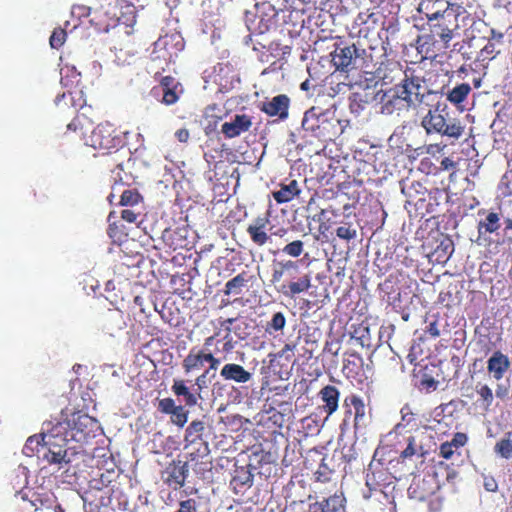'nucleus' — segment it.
Returning a JSON list of instances; mask_svg holds the SVG:
<instances>
[{
    "instance_id": "obj_1",
    "label": "nucleus",
    "mask_w": 512,
    "mask_h": 512,
    "mask_svg": "<svg viewBox=\"0 0 512 512\" xmlns=\"http://www.w3.org/2000/svg\"><path fill=\"white\" fill-rule=\"evenodd\" d=\"M429 89L424 78L416 75L414 70L404 71V77L399 84L384 94L382 113L402 115L411 109L419 111Z\"/></svg>"
},
{
    "instance_id": "obj_2",
    "label": "nucleus",
    "mask_w": 512,
    "mask_h": 512,
    "mask_svg": "<svg viewBox=\"0 0 512 512\" xmlns=\"http://www.w3.org/2000/svg\"><path fill=\"white\" fill-rule=\"evenodd\" d=\"M427 111L421 119V127L427 135L437 134L453 141L459 140L465 131L461 120L450 117L439 92L429 89L419 111Z\"/></svg>"
},
{
    "instance_id": "obj_3",
    "label": "nucleus",
    "mask_w": 512,
    "mask_h": 512,
    "mask_svg": "<svg viewBox=\"0 0 512 512\" xmlns=\"http://www.w3.org/2000/svg\"><path fill=\"white\" fill-rule=\"evenodd\" d=\"M269 286L279 296L296 299L311 287V276L302 273L298 261L274 260L271 265Z\"/></svg>"
},
{
    "instance_id": "obj_4",
    "label": "nucleus",
    "mask_w": 512,
    "mask_h": 512,
    "mask_svg": "<svg viewBox=\"0 0 512 512\" xmlns=\"http://www.w3.org/2000/svg\"><path fill=\"white\" fill-rule=\"evenodd\" d=\"M99 425L95 418L81 412H73L56 419L52 425V436L63 441L87 443L96 436Z\"/></svg>"
},
{
    "instance_id": "obj_5",
    "label": "nucleus",
    "mask_w": 512,
    "mask_h": 512,
    "mask_svg": "<svg viewBox=\"0 0 512 512\" xmlns=\"http://www.w3.org/2000/svg\"><path fill=\"white\" fill-rule=\"evenodd\" d=\"M86 145L103 154L118 151L125 146L123 133L109 122L100 123L85 138Z\"/></svg>"
},
{
    "instance_id": "obj_6",
    "label": "nucleus",
    "mask_w": 512,
    "mask_h": 512,
    "mask_svg": "<svg viewBox=\"0 0 512 512\" xmlns=\"http://www.w3.org/2000/svg\"><path fill=\"white\" fill-rule=\"evenodd\" d=\"M205 423L201 420H193L185 430V449L191 461L207 456L209 453L208 443L203 439Z\"/></svg>"
},
{
    "instance_id": "obj_7",
    "label": "nucleus",
    "mask_w": 512,
    "mask_h": 512,
    "mask_svg": "<svg viewBox=\"0 0 512 512\" xmlns=\"http://www.w3.org/2000/svg\"><path fill=\"white\" fill-rule=\"evenodd\" d=\"M428 25L430 31L440 39L445 48L449 47L455 33L460 29L459 22L454 19V14L450 10L440 14L436 20L430 21Z\"/></svg>"
},
{
    "instance_id": "obj_8",
    "label": "nucleus",
    "mask_w": 512,
    "mask_h": 512,
    "mask_svg": "<svg viewBox=\"0 0 512 512\" xmlns=\"http://www.w3.org/2000/svg\"><path fill=\"white\" fill-rule=\"evenodd\" d=\"M290 98L286 94L274 96L271 100L261 103L260 110L269 117L286 120L289 116Z\"/></svg>"
},
{
    "instance_id": "obj_9",
    "label": "nucleus",
    "mask_w": 512,
    "mask_h": 512,
    "mask_svg": "<svg viewBox=\"0 0 512 512\" xmlns=\"http://www.w3.org/2000/svg\"><path fill=\"white\" fill-rule=\"evenodd\" d=\"M189 467L187 462L172 461L163 471L164 482L174 489L184 486L188 476Z\"/></svg>"
},
{
    "instance_id": "obj_10",
    "label": "nucleus",
    "mask_w": 512,
    "mask_h": 512,
    "mask_svg": "<svg viewBox=\"0 0 512 512\" xmlns=\"http://www.w3.org/2000/svg\"><path fill=\"white\" fill-rule=\"evenodd\" d=\"M358 57V49L355 44L338 47L332 54V62L336 70L349 72L355 68Z\"/></svg>"
},
{
    "instance_id": "obj_11",
    "label": "nucleus",
    "mask_w": 512,
    "mask_h": 512,
    "mask_svg": "<svg viewBox=\"0 0 512 512\" xmlns=\"http://www.w3.org/2000/svg\"><path fill=\"white\" fill-rule=\"evenodd\" d=\"M252 117L247 114H236L231 122L222 124L221 132L225 138L232 139L250 130Z\"/></svg>"
},
{
    "instance_id": "obj_12",
    "label": "nucleus",
    "mask_w": 512,
    "mask_h": 512,
    "mask_svg": "<svg viewBox=\"0 0 512 512\" xmlns=\"http://www.w3.org/2000/svg\"><path fill=\"white\" fill-rule=\"evenodd\" d=\"M83 92L81 90L64 92L58 95L55 99V104L58 111L64 112L65 109L74 114L78 109L85 108V100L82 99Z\"/></svg>"
},
{
    "instance_id": "obj_13",
    "label": "nucleus",
    "mask_w": 512,
    "mask_h": 512,
    "mask_svg": "<svg viewBox=\"0 0 512 512\" xmlns=\"http://www.w3.org/2000/svg\"><path fill=\"white\" fill-rule=\"evenodd\" d=\"M346 499L343 493H334L320 501L309 504V512H345Z\"/></svg>"
},
{
    "instance_id": "obj_14",
    "label": "nucleus",
    "mask_w": 512,
    "mask_h": 512,
    "mask_svg": "<svg viewBox=\"0 0 512 512\" xmlns=\"http://www.w3.org/2000/svg\"><path fill=\"white\" fill-rule=\"evenodd\" d=\"M318 396L322 401L320 409L327 417L331 416L338 410L340 391L336 386L325 385L318 392Z\"/></svg>"
},
{
    "instance_id": "obj_15",
    "label": "nucleus",
    "mask_w": 512,
    "mask_h": 512,
    "mask_svg": "<svg viewBox=\"0 0 512 512\" xmlns=\"http://www.w3.org/2000/svg\"><path fill=\"white\" fill-rule=\"evenodd\" d=\"M509 369V357L500 350L495 351L487 361V371L497 381L501 380Z\"/></svg>"
},
{
    "instance_id": "obj_16",
    "label": "nucleus",
    "mask_w": 512,
    "mask_h": 512,
    "mask_svg": "<svg viewBox=\"0 0 512 512\" xmlns=\"http://www.w3.org/2000/svg\"><path fill=\"white\" fill-rule=\"evenodd\" d=\"M325 123H328L326 119L318 115L315 108H311L304 114L302 128L307 132H311L315 137L322 138L325 137V127H323Z\"/></svg>"
},
{
    "instance_id": "obj_17",
    "label": "nucleus",
    "mask_w": 512,
    "mask_h": 512,
    "mask_svg": "<svg viewBox=\"0 0 512 512\" xmlns=\"http://www.w3.org/2000/svg\"><path fill=\"white\" fill-rule=\"evenodd\" d=\"M448 8V1L422 0L418 5V12L424 15L427 23H429L432 20H436L440 14L445 13Z\"/></svg>"
},
{
    "instance_id": "obj_18",
    "label": "nucleus",
    "mask_w": 512,
    "mask_h": 512,
    "mask_svg": "<svg viewBox=\"0 0 512 512\" xmlns=\"http://www.w3.org/2000/svg\"><path fill=\"white\" fill-rule=\"evenodd\" d=\"M268 223L269 219L267 217H257L246 229L252 242L257 246H264L270 239L266 232Z\"/></svg>"
},
{
    "instance_id": "obj_19",
    "label": "nucleus",
    "mask_w": 512,
    "mask_h": 512,
    "mask_svg": "<svg viewBox=\"0 0 512 512\" xmlns=\"http://www.w3.org/2000/svg\"><path fill=\"white\" fill-rule=\"evenodd\" d=\"M404 441L406 446L400 451L398 460L405 462L406 460H412L414 457L423 458L426 455L427 451L424 450L423 445L415 435L405 436Z\"/></svg>"
},
{
    "instance_id": "obj_20",
    "label": "nucleus",
    "mask_w": 512,
    "mask_h": 512,
    "mask_svg": "<svg viewBox=\"0 0 512 512\" xmlns=\"http://www.w3.org/2000/svg\"><path fill=\"white\" fill-rule=\"evenodd\" d=\"M162 89L161 102L165 105H173L179 100L178 88L180 83L173 76H164L160 81Z\"/></svg>"
},
{
    "instance_id": "obj_21",
    "label": "nucleus",
    "mask_w": 512,
    "mask_h": 512,
    "mask_svg": "<svg viewBox=\"0 0 512 512\" xmlns=\"http://www.w3.org/2000/svg\"><path fill=\"white\" fill-rule=\"evenodd\" d=\"M343 406H353V427L358 430L362 427L365 419V404L362 398L356 394H351L345 397Z\"/></svg>"
},
{
    "instance_id": "obj_22",
    "label": "nucleus",
    "mask_w": 512,
    "mask_h": 512,
    "mask_svg": "<svg viewBox=\"0 0 512 512\" xmlns=\"http://www.w3.org/2000/svg\"><path fill=\"white\" fill-rule=\"evenodd\" d=\"M220 376L224 380L237 383H246L251 379V373L245 370L243 366L235 363L225 364L220 371Z\"/></svg>"
},
{
    "instance_id": "obj_23",
    "label": "nucleus",
    "mask_w": 512,
    "mask_h": 512,
    "mask_svg": "<svg viewBox=\"0 0 512 512\" xmlns=\"http://www.w3.org/2000/svg\"><path fill=\"white\" fill-rule=\"evenodd\" d=\"M253 484V474L245 467L237 468L230 481V486L234 493L242 494Z\"/></svg>"
},
{
    "instance_id": "obj_24",
    "label": "nucleus",
    "mask_w": 512,
    "mask_h": 512,
    "mask_svg": "<svg viewBox=\"0 0 512 512\" xmlns=\"http://www.w3.org/2000/svg\"><path fill=\"white\" fill-rule=\"evenodd\" d=\"M374 358L379 368L385 372L394 371L399 365V358L388 347L376 350Z\"/></svg>"
},
{
    "instance_id": "obj_25",
    "label": "nucleus",
    "mask_w": 512,
    "mask_h": 512,
    "mask_svg": "<svg viewBox=\"0 0 512 512\" xmlns=\"http://www.w3.org/2000/svg\"><path fill=\"white\" fill-rule=\"evenodd\" d=\"M136 2L120 1V10L115 17L116 26L132 27L136 22Z\"/></svg>"
},
{
    "instance_id": "obj_26",
    "label": "nucleus",
    "mask_w": 512,
    "mask_h": 512,
    "mask_svg": "<svg viewBox=\"0 0 512 512\" xmlns=\"http://www.w3.org/2000/svg\"><path fill=\"white\" fill-rule=\"evenodd\" d=\"M46 432L42 434H35L30 436L23 447V454L27 457H32L36 455L38 458H41V454L43 450H45L46 446Z\"/></svg>"
},
{
    "instance_id": "obj_27",
    "label": "nucleus",
    "mask_w": 512,
    "mask_h": 512,
    "mask_svg": "<svg viewBox=\"0 0 512 512\" xmlns=\"http://www.w3.org/2000/svg\"><path fill=\"white\" fill-rule=\"evenodd\" d=\"M171 390L175 396H177V397L182 396L184 398L185 405L188 407H193L198 402V398H199L198 393L191 392L189 387H187L185 380H183V379H175L173 381Z\"/></svg>"
},
{
    "instance_id": "obj_28",
    "label": "nucleus",
    "mask_w": 512,
    "mask_h": 512,
    "mask_svg": "<svg viewBox=\"0 0 512 512\" xmlns=\"http://www.w3.org/2000/svg\"><path fill=\"white\" fill-rule=\"evenodd\" d=\"M204 355V348L203 349H197L192 348L187 356L183 359L182 367L186 374L199 370L204 365L203 360Z\"/></svg>"
},
{
    "instance_id": "obj_29",
    "label": "nucleus",
    "mask_w": 512,
    "mask_h": 512,
    "mask_svg": "<svg viewBox=\"0 0 512 512\" xmlns=\"http://www.w3.org/2000/svg\"><path fill=\"white\" fill-rule=\"evenodd\" d=\"M300 193L298 182L291 180L289 184H281L280 189L273 192V198L279 204L291 201Z\"/></svg>"
},
{
    "instance_id": "obj_30",
    "label": "nucleus",
    "mask_w": 512,
    "mask_h": 512,
    "mask_svg": "<svg viewBox=\"0 0 512 512\" xmlns=\"http://www.w3.org/2000/svg\"><path fill=\"white\" fill-rule=\"evenodd\" d=\"M363 365V359L360 354L354 352L348 354L343 360L342 371L347 378H355Z\"/></svg>"
},
{
    "instance_id": "obj_31",
    "label": "nucleus",
    "mask_w": 512,
    "mask_h": 512,
    "mask_svg": "<svg viewBox=\"0 0 512 512\" xmlns=\"http://www.w3.org/2000/svg\"><path fill=\"white\" fill-rule=\"evenodd\" d=\"M40 459L46 461L50 465H59V467H62L63 464L69 463V459H67V450L62 449V447H56V450L50 451L47 449L46 445Z\"/></svg>"
},
{
    "instance_id": "obj_32",
    "label": "nucleus",
    "mask_w": 512,
    "mask_h": 512,
    "mask_svg": "<svg viewBox=\"0 0 512 512\" xmlns=\"http://www.w3.org/2000/svg\"><path fill=\"white\" fill-rule=\"evenodd\" d=\"M471 90V86L468 83H460L447 93V100L458 107L467 99Z\"/></svg>"
},
{
    "instance_id": "obj_33",
    "label": "nucleus",
    "mask_w": 512,
    "mask_h": 512,
    "mask_svg": "<svg viewBox=\"0 0 512 512\" xmlns=\"http://www.w3.org/2000/svg\"><path fill=\"white\" fill-rule=\"evenodd\" d=\"M220 335L219 332H216L215 334L207 337L205 340H204V355H203V360L204 362H207L209 364V367L206 369V370H209V372L211 370H217V368L219 367L220 363H221V359L216 357L215 354L211 351H208V348L212 345H214L215 343V340L216 338Z\"/></svg>"
},
{
    "instance_id": "obj_34",
    "label": "nucleus",
    "mask_w": 512,
    "mask_h": 512,
    "mask_svg": "<svg viewBox=\"0 0 512 512\" xmlns=\"http://www.w3.org/2000/svg\"><path fill=\"white\" fill-rule=\"evenodd\" d=\"M156 46H163L166 50L169 51L171 55L173 52L176 53L178 51H182L184 49V40L179 35H165L160 38L156 43Z\"/></svg>"
},
{
    "instance_id": "obj_35",
    "label": "nucleus",
    "mask_w": 512,
    "mask_h": 512,
    "mask_svg": "<svg viewBox=\"0 0 512 512\" xmlns=\"http://www.w3.org/2000/svg\"><path fill=\"white\" fill-rule=\"evenodd\" d=\"M500 224V216L496 212H489L484 220H481L478 223V232L479 234L484 231V233H495L499 230Z\"/></svg>"
},
{
    "instance_id": "obj_36",
    "label": "nucleus",
    "mask_w": 512,
    "mask_h": 512,
    "mask_svg": "<svg viewBox=\"0 0 512 512\" xmlns=\"http://www.w3.org/2000/svg\"><path fill=\"white\" fill-rule=\"evenodd\" d=\"M248 282L247 273L242 272L229 281L226 282L225 288H224V294L230 295L235 294L238 295L242 292L243 287Z\"/></svg>"
},
{
    "instance_id": "obj_37",
    "label": "nucleus",
    "mask_w": 512,
    "mask_h": 512,
    "mask_svg": "<svg viewBox=\"0 0 512 512\" xmlns=\"http://www.w3.org/2000/svg\"><path fill=\"white\" fill-rule=\"evenodd\" d=\"M161 239L172 250H177L183 247V238L180 232L176 229L166 228L162 232Z\"/></svg>"
},
{
    "instance_id": "obj_38",
    "label": "nucleus",
    "mask_w": 512,
    "mask_h": 512,
    "mask_svg": "<svg viewBox=\"0 0 512 512\" xmlns=\"http://www.w3.org/2000/svg\"><path fill=\"white\" fill-rule=\"evenodd\" d=\"M225 116L217 104L208 105L204 111V119L207 121V128L214 129Z\"/></svg>"
},
{
    "instance_id": "obj_39",
    "label": "nucleus",
    "mask_w": 512,
    "mask_h": 512,
    "mask_svg": "<svg viewBox=\"0 0 512 512\" xmlns=\"http://www.w3.org/2000/svg\"><path fill=\"white\" fill-rule=\"evenodd\" d=\"M91 122L87 119L84 112L78 113L70 123L67 124V131L83 135L89 128Z\"/></svg>"
},
{
    "instance_id": "obj_40",
    "label": "nucleus",
    "mask_w": 512,
    "mask_h": 512,
    "mask_svg": "<svg viewBox=\"0 0 512 512\" xmlns=\"http://www.w3.org/2000/svg\"><path fill=\"white\" fill-rule=\"evenodd\" d=\"M476 393L479 396L478 401L481 407L485 412H488L494 400L492 389L487 384H478L476 386Z\"/></svg>"
},
{
    "instance_id": "obj_41",
    "label": "nucleus",
    "mask_w": 512,
    "mask_h": 512,
    "mask_svg": "<svg viewBox=\"0 0 512 512\" xmlns=\"http://www.w3.org/2000/svg\"><path fill=\"white\" fill-rule=\"evenodd\" d=\"M494 450L505 459L512 458V432H507L505 437L495 444Z\"/></svg>"
},
{
    "instance_id": "obj_42",
    "label": "nucleus",
    "mask_w": 512,
    "mask_h": 512,
    "mask_svg": "<svg viewBox=\"0 0 512 512\" xmlns=\"http://www.w3.org/2000/svg\"><path fill=\"white\" fill-rule=\"evenodd\" d=\"M142 202L143 196L137 189H126L122 192L119 204L121 206L134 207Z\"/></svg>"
},
{
    "instance_id": "obj_43",
    "label": "nucleus",
    "mask_w": 512,
    "mask_h": 512,
    "mask_svg": "<svg viewBox=\"0 0 512 512\" xmlns=\"http://www.w3.org/2000/svg\"><path fill=\"white\" fill-rule=\"evenodd\" d=\"M107 234L113 243H121L127 236L125 226L120 222H112L109 224Z\"/></svg>"
},
{
    "instance_id": "obj_44",
    "label": "nucleus",
    "mask_w": 512,
    "mask_h": 512,
    "mask_svg": "<svg viewBox=\"0 0 512 512\" xmlns=\"http://www.w3.org/2000/svg\"><path fill=\"white\" fill-rule=\"evenodd\" d=\"M501 50L499 49V46L487 41L485 46L479 51L477 60L479 61H491L495 59L499 54Z\"/></svg>"
},
{
    "instance_id": "obj_45",
    "label": "nucleus",
    "mask_w": 512,
    "mask_h": 512,
    "mask_svg": "<svg viewBox=\"0 0 512 512\" xmlns=\"http://www.w3.org/2000/svg\"><path fill=\"white\" fill-rule=\"evenodd\" d=\"M349 108L352 113L359 114L364 110L366 104L368 103V99L366 95L358 92H354L349 97Z\"/></svg>"
},
{
    "instance_id": "obj_46",
    "label": "nucleus",
    "mask_w": 512,
    "mask_h": 512,
    "mask_svg": "<svg viewBox=\"0 0 512 512\" xmlns=\"http://www.w3.org/2000/svg\"><path fill=\"white\" fill-rule=\"evenodd\" d=\"M54 423L53 422H49L46 424L47 428H46V439H45V442L47 444V449H49L50 451L52 450H56V447H62V449H65V446L66 444L69 442V441H61L60 440V437H55V436H52V425Z\"/></svg>"
},
{
    "instance_id": "obj_47",
    "label": "nucleus",
    "mask_w": 512,
    "mask_h": 512,
    "mask_svg": "<svg viewBox=\"0 0 512 512\" xmlns=\"http://www.w3.org/2000/svg\"><path fill=\"white\" fill-rule=\"evenodd\" d=\"M286 325V317L282 312L273 314L271 320L267 323L266 331L269 333L282 330Z\"/></svg>"
},
{
    "instance_id": "obj_48",
    "label": "nucleus",
    "mask_w": 512,
    "mask_h": 512,
    "mask_svg": "<svg viewBox=\"0 0 512 512\" xmlns=\"http://www.w3.org/2000/svg\"><path fill=\"white\" fill-rule=\"evenodd\" d=\"M304 251V243L301 240H294L282 248V252L290 257L297 258Z\"/></svg>"
},
{
    "instance_id": "obj_49",
    "label": "nucleus",
    "mask_w": 512,
    "mask_h": 512,
    "mask_svg": "<svg viewBox=\"0 0 512 512\" xmlns=\"http://www.w3.org/2000/svg\"><path fill=\"white\" fill-rule=\"evenodd\" d=\"M67 38L65 29L58 27L55 28L50 36L49 43L53 49H59L63 46Z\"/></svg>"
},
{
    "instance_id": "obj_50",
    "label": "nucleus",
    "mask_w": 512,
    "mask_h": 512,
    "mask_svg": "<svg viewBox=\"0 0 512 512\" xmlns=\"http://www.w3.org/2000/svg\"><path fill=\"white\" fill-rule=\"evenodd\" d=\"M189 412L185 409L184 406L178 405L174 412L171 415V422L179 427H183L188 420Z\"/></svg>"
},
{
    "instance_id": "obj_51",
    "label": "nucleus",
    "mask_w": 512,
    "mask_h": 512,
    "mask_svg": "<svg viewBox=\"0 0 512 512\" xmlns=\"http://www.w3.org/2000/svg\"><path fill=\"white\" fill-rule=\"evenodd\" d=\"M336 235L338 238L350 241L356 238L357 230L353 227L351 223H345L342 226H339L336 229Z\"/></svg>"
},
{
    "instance_id": "obj_52",
    "label": "nucleus",
    "mask_w": 512,
    "mask_h": 512,
    "mask_svg": "<svg viewBox=\"0 0 512 512\" xmlns=\"http://www.w3.org/2000/svg\"><path fill=\"white\" fill-rule=\"evenodd\" d=\"M454 251L453 243L448 240L446 242H441L440 245L435 249V254L438 255V259H443V261H447Z\"/></svg>"
},
{
    "instance_id": "obj_53",
    "label": "nucleus",
    "mask_w": 512,
    "mask_h": 512,
    "mask_svg": "<svg viewBox=\"0 0 512 512\" xmlns=\"http://www.w3.org/2000/svg\"><path fill=\"white\" fill-rule=\"evenodd\" d=\"M324 461L325 457L322 459V462L319 465L318 470L315 472L316 481L322 483L329 482L331 479V475L333 473V470L330 469Z\"/></svg>"
},
{
    "instance_id": "obj_54",
    "label": "nucleus",
    "mask_w": 512,
    "mask_h": 512,
    "mask_svg": "<svg viewBox=\"0 0 512 512\" xmlns=\"http://www.w3.org/2000/svg\"><path fill=\"white\" fill-rule=\"evenodd\" d=\"M294 349L295 345L286 343L280 351L273 354V359H271V361H274L275 359H284L285 361L290 362L294 356Z\"/></svg>"
},
{
    "instance_id": "obj_55",
    "label": "nucleus",
    "mask_w": 512,
    "mask_h": 512,
    "mask_svg": "<svg viewBox=\"0 0 512 512\" xmlns=\"http://www.w3.org/2000/svg\"><path fill=\"white\" fill-rule=\"evenodd\" d=\"M177 406L174 399L167 397L159 400L157 408L161 413L170 415Z\"/></svg>"
},
{
    "instance_id": "obj_56",
    "label": "nucleus",
    "mask_w": 512,
    "mask_h": 512,
    "mask_svg": "<svg viewBox=\"0 0 512 512\" xmlns=\"http://www.w3.org/2000/svg\"><path fill=\"white\" fill-rule=\"evenodd\" d=\"M438 384L439 382L432 376L425 374L420 380L419 388L421 390H425L426 392H432L437 389Z\"/></svg>"
},
{
    "instance_id": "obj_57",
    "label": "nucleus",
    "mask_w": 512,
    "mask_h": 512,
    "mask_svg": "<svg viewBox=\"0 0 512 512\" xmlns=\"http://www.w3.org/2000/svg\"><path fill=\"white\" fill-rule=\"evenodd\" d=\"M222 352L228 354L231 353L235 347V341L231 336V328L226 326V334L223 337Z\"/></svg>"
},
{
    "instance_id": "obj_58",
    "label": "nucleus",
    "mask_w": 512,
    "mask_h": 512,
    "mask_svg": "<svg viewBox=\"0 0 512 512\" xmlns=\"http://www.w3.org/2000/svg\"><path fill=\"white\" fill-rule=\"evenodd\" d=\"M175 512H197V501L193 498L180 501L179 508Z\"/></svg>"
},
{
    "instance_id": "obj_59",
    "label": "nucleus",
    "mask_w": 512,
    "mask_h": 512,
    "mask_svg": "<svg viewBox=\"0 0 512 512\" xmlns=\"http://www.w3.org/2000/svg\"><path fill=\"white\" fill-rule=\"evenodd\" d=\"M448 5H449L448 10H450L454 14V19L458 22H459V17L462 16L463 14L467 13V10H466L463 2L462 3L448 2Z\"/></svg>"
},
{
    "instance_id": "obj_60",
    "label": "nucleus",
    "mask_w": 512,
    "mask_h": 512,
    "mask_svg": "<svg viewBox=\"0 0 512 512\" xmlns=\"http://www.w3.org/2000/svg\"><path fill=\"white\" fill-rule=\"evenodd\" d=\"M453 447V444L450 442L442 443L440 445V456H442L444 459H450L454 454Z\"/></svg>"
},
{
    "instance_id": "obj_61",
    "label": "nucleus",
    "mask_w": 512,
    "mask_h": 512,
    "mask_svg": "<svg viewBox=\"0 0 512 512\" xmlns=\"http://www.w3.org/2000/svg\"><path fill=\"white\" fill-rule=\"evenodd\" d=\"M209 370H205L201 375H199L196 379H195V385L197 386V393L198 395L200 394V391L203 389V388H206L207 387V379L209 377Z\"/></svg>"
},
{
    "instance_id": "obj_62",
    "label": "nucleus",
    "mask_w": 512,
    "mask_h": 512,
    "mask_svg": "<svg viewBox=\"0 0 512 512\" xmlns=\"http://www.w3.org/2000/svg\"><path fill=\"white\" fill-rule=\"evenodd\" d=\"M138 216L139 213H136L132 209H124L121 212V218L128 223H135L137 221Z\"/></svg>"
},
{
    "instance_id": "obj_63",
    "label": "nucleus",
    "mask_w": 512,
    "mask_h": 512,
    "mask_svg": "<svg viewBox=\"0 0 512 512\" xmlns=\"http://www.w3.org/2000/svg\"><path fill=\"white\" fill-rule=\"evenodd\" d=\"M504 34L502 32L496 31L495 29L490 30V36L488 37V41L494 43L498 46L503 44Z\"/></svg>"
},
{
    "instance_id": "obj_64",
    "label": "nucleus",
    "mask_w": 512,
    "mask_h": 512,
    "mask_svg": "<svg viewBox=\"0 0 512 512\" xmlns=\"http://www.w3.org/2000/svg\"><path fill=\"white\" fill-rule=\"evenodd\" d=\"M467 440L468 438L465 433L458 432L454 435L450 443L453 444L454 447L459 448L464 446L467 443Z\"/></svg>"
}]
</instances>
